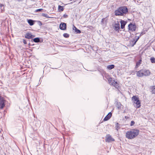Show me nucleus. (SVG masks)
Instances as JSON below:
<instances>
[{
    "mask_svg": "<svg viewBox=\"0 0 155 155\" xmlns=\"http://www.w3.org/2000/svg\"><path fill=\"white\" fill-rule=\"evenodd\" d=\"M139 131L136 129H133L128 131L126 133V136L127 138L132 139L137 136L139 134Z\"/></svg>",
    "mask_w": 155,
    "mask_h": 155,
    "instance_id": "nucleus-1",
    "label": "nucleus"
},
{
    "mask_svg": "<svg viewBox=\"0 0 155 155\" xmlns=\"http://www.w3.org/2000/svg\"><path fill=\"white\" fill-rule=\"evenodd\" d=\"M128 12V9L126 7H121L115 11L116 15L123 16Z\"/></svg>",
    "mask_w": 155,
    "mask_h": 155,
    "instance_id": "nucleus-2",
    "label": "nucleus"
},
{
    "mask_svg": "<svg viewBox=\"0 0 155 155\" xmlns=\"http://www.w3.org/2000/svg\"><path fill=\"white\" fill-rule=\"evenodd\" d=\"M132 100L134 102L135 105V107L137 108H139L141 106L140 101L139 99V98L136 96H133L132 98Z\"/></svg>",
    "mask_w": 155,
    "mask_h": 155,
    "instance_id": "nucleus-3",
    "label": "nucleus"
},
{
    "mask_svg": "<svg viewBox=\"0 0 155 155\" xmlns=\"http://www.w3.org/2000/svg\"><path fill=\"white\" fill-rule=\"evenodd\" d=\"M108 81L110 84L114 86L116 88L118 89L119 88L118 84L112 78H109L108 79Z\"/></svg>",
    "mask_w": 155,
    "mask_h": 155,
    "instance_id": "nucleus-4",
    "label": "nucleus"
},
{
    "mask_svg": "<svg viewBox=\"0 0 155 155\" xmlns=\"http://www.w3.org/2000/svg\"><path fill=\"white\" fill-rule=\"evenodd\" d=\"M112 28L115 31H119L120 29V25L118 21L112 24Z\"/></svg>",
    "mask_w": 155,
    "mask_h": 155,
    "instance_id": "nucleus-5",
    "label": "nucleus"
},
{
    "mask_svg": "<svg viewBox=\"0 0 155 155\" xmlns=\"http://www.w3.org/2000/svg\"><path fill=\"white\" fill-rule=\"evenodd\" d=\"M128 29L129 30L131 31H135L136 27L135 25H134L132 23H130L128 25Z\"/></svg>",
    "mask_w": 155,
    "mask_h": 155,
    "instance_id": "nucleus-6",
    "label": "nucleus"
},
{
    "mask_svg": "<svg viewBox=\"0 0 155 155\" xmlns=\"http://www.w3.org/2000/svg\"><path fill=\"white\" fill-rule=\"evenodd\" d=\"M5 106V101L3 97L0 96V108L2 109Z\"/></svg>",
    "mask_w": 155,
    "mask_h": 155,
    "instance_id": "nucleus-7",
    "label": "nucleus"
},
{
    "mask_svg": "<svg viewBox=\"0 0 155 155\" xmlns=\"http://www.w3.org/2000/svg\"><path fill=\"white\" fill-rule=\"evenodd\" d=\"M143 76H149L150 74V72L148 70L146 69H142Z\"/></svg>",
    "mask_w": 155,
    "mask_h": 155,
    "instance_id": "nucleus-8",
    "label": "nucleus"
},
{
    "mask_svg": "<svg viewBox=\"0 0 155 155\" xmlns=\"http://www.w3.org/2000/svg\"><path fill=\"white\" fill-rule=\"evenodd\" d=\"M60 28L61 30H65L66 28V24L64 23H62L60 25Z\"/></svg>",
    "mask_w": 155,
    "mask_h": 155,
    "instance_id": "nucleus-9",
    "label": "nucleus"
},
{
    "mask_svg": "<svg viewBox=\"0 0 155 155\" xmlns=\"http://www.w3.org/2000/svg\"><path fill=\"white\" fill-rule=\"evenodd\" d=\"M35 36L32 35L31 33H26L25 35V38L28 39H31L34 37Z\"/></svg>",
    "mask_w": 155,
    "mask_h": 155,
    "instance_id": "nucleus-10",
    "label": "nucleus"
},
{
    "mask_svg": "<svg viewBox=\"0 0 155 155\" xmlns=\"http://www.w3.org/2000/svg\"><path fill=\"white\" fill-rule=\"evenodd\" d=\"M114 141V139H113L110 135L109 134L107 135V137L106 138V141L108 142H110L111 141Z\"/></svg>",
    "mask_w": 155,
    "mask_h": 155,
    "instance_id": "nucleus-11",
    "label": "nucleus"
},
{
    "mask_svg": "<svg viewBox=\"0 0 155 155\" xmlns=\"http://www.w3.org/2000/svg\"><path fill=\"white\" fill-rule=\"evenodd\" d=\"M112 113L111 112L108 113V114L106 116L105 118L104 119V121H107L111 117Z\"/></svg>",
    "mask_w": 155,
    "mask_h": 155,
    "instance_id": "nucleus-12",
    "label": "nucleus"
},
{
    "mask_svg": "<svg viewBox=\"0 0 155 155\" xmlns=\"http://www.w3.org/2000/svg\"><path fill=\"white\" fill-rule=\"evenodd\" d=\"M120 23L121 24V28L122 29H124L125 25L127 23V22L121 20L120 21Z\"/></svg>",
    "mask_w": 155,
    "mask_h": 155,
    "instance_id": "nucleus-13",
    "label": "nucleus"
},
{
    "mask_svg": "<svg viewBox=\"0 0 155 155\" xmlns=\"http://www.w3.org/2000/svg\"><path fill=\"white\" fill-rule=\"evenodd\" d=\"M137 75L138 77H142L143 76V71L142 70H141L138 71H136Z\"/></svg>",
    "mask_w": 155,
    "mask_h": 155,
    "instance_id": "nucleus-14",
    "label": "nucleus"
},
{
    "mask_svg": "<svg viewBox=\"0 0 155 155\" xmlns=\"http://www.w3.org/2000/svg\"><path fill=\"white\" fill-rule=\"evenodd\" d=\"M35 21L31 19H28V22L31 26L34 25Z\"/></svg>",
    "mask_w": 155,
    "mask_h": 155,
    "instance_id": "nucleus-15",
    "label": "nucleus"
},
{
    "mask_svg": "<svg viewBox=\"0 0 155 155\" xmlns=\"http://www.w3.org/2000/svg\"><path fill=\"white\" fill-rule=\"evenodd\" d=\"M114 66H115L114 64L108 65L107 66V69L110 70L114 68Z\"/></svg>",
    "mask_w": 155,
    "mask_h": 155,
    "instance_id": "nucleus-16",
    "label": "nucleus"
},
{
    "mask_svg": "<svg viewBox=\"0 0 155 155\" xmlns=\"http://www.w3.org/2000/svg\"><path fill=\"white\" fill-rule=\"evenodd\" d=\"M122 106L123 105L120 102L117 103V107L118 109H121Z\"/></svg>",
    "mask_w": 155,
    "mask_h": 155,
    "instance_id": "nucleus-17",
    "label": "nucleus"
},
{
    "mask_svg": "<svg viewBox=\"0 0 155 155\" xmlns=\"http://www.w3.org/2000/svg\"><path fill=\"white\" fill-rule=\"evenodd\" d=\"M141 36V34L140 35V36H139L138 37H135V38H135V39H134L133 40V41H134V42L132 45L133 46L134 45H135L136 44V42L139 39V38H140V36Z\"/></svg>",
    "mask_w": 155,
    "mask_h": 155,
    "instance_id": "nucleus-18",
    "label": "nucleus"
},
{
    "mask_svg": "<svg viewBox=\"0 0 155 155\" xmlns=\"http://www.w3.org/2000/svg\"><path fill=\"white\" fill-rule=\"evenodd\" d=\"M5 6V5H4V4H0V7L2 12L4 11Z\"/></svg>",
    "mask_w": 155,
    "mask_h": 155,
    "instance_id": "nucleus-19",
    "label": "nucleus"
},
{
    "mask_svg": "<svg viewBox=\"0 0 155 155\" xmlns=\"http://www.w3.org/2000/svg\"><path fill=\"white\" fill-rule=\"evenodd\" d=\"M120 125L118 123H116L115 124V128L118 131V129L120 128Z\"/></svg>",
    "mask_w": 155,
    "mask_h": 155,
    "instance_id": "nucleus-20",
    "label": "nucleus"
},
{
    "mask_svg": "<svg viewBox=\"0 0 155 155\" xmlns=\"http://www.w3.org/2000/svg\"><path fill=\"white\" fill-rule=\"evenodd\" d=\"M33 41L35 43H38L40 42V39L39 38H36L33 39Z\"/></svg>",
    "mask_w": 155,
    "mask_h": 155,
    "instance_id": "nucleus-21",
    "label": "nucleus"
},
{
    "mask_svg": "<svg viewBox=\"0 0 155 155\" xmlns=\"http://www.w3.org/2000/svg\"><path fill=\"white\" fill-rule=\"evenodd\" d=\"M141 60H140L138 61L136 63V67L137 68V67H139L140 65V64H141Z\"/></svg>",
    "mask_w": 155,
    "mask_h": 155,
    "instance_id": "nucleus-22",
    "label": "nucleus"
},
{
    "mask_svg": "<svg viewBox=\"0 0 155 155\" xmlns=\"http://www.w3.org/2000/svg\"><path fill=\"white\" fill-rule=\"evenodd\" d=\"M151 89L152 90V93L153 94H155V86H154L152 87Z\"/></svg>",
    "mask_w": 155,
    "mask_h": 155,
    "instance_id": "nucleus-23",
    "label": "nucleus"
},
{
    "mask_svg": "<svg viewBox=\"0 0 155 155\" xmlns=\"http://www.w3.org/2000/svg\"><path fill=\"white\" fill-rule=\"evenodd\" d=\"M42 15L44 17H45L46 18H51V17H49L48 15L47 14H45V13H42Z\"/></svg>",
    "mask_w": 155,
    "mask_h": 155,
    "instance_id": "nucleus-24",
    "label": "nucleus"
},
{
    "mask_svg": "<svg viewBox=\"0 0 155 155\" xmlns=\"http://www.w3.org/2000/svg\"><path fill=\"white\" fill-rule=\"evenodd\" d=\"M150 60L151 61V62L152 63H155V59L153 57H152L150 58Z\"/></svg>",
    "mask_w": 155,
    "mask_h": 155,
    "instance_id": "nucleus-25",
    "label": "nucleus"
},
{
    "mask_svg": "<svg viewBox=\"0 0 155 155\" xmlns=\"http://www.w3.org/2000/svg\"><path fill=\"white\" fill-rule=\"evenodd\" d=\"M63 35L64 37L66 38L69 37V35L68 34L66 33H65Z\"/></svg>",
    "mask_w": 155,
    "mask_h": 155,
    "instance_id": "nucleus-26",
    "label": "nucleus"
},
{
    "mask_svg": "<svg viewBox=\"0 0 155 155\" xmlns=\"http://www.w3.org/2000/svg\"><path fill=\"white\" fill-rule=\"evenodd\" d=\"M58 10L60 11H63L64 10L63 7L60 5L58 6Z\"/></svg>",
    "mask_w": 155,
    "mask_h": 155,
    "instance_id": "nucleus-27",
    "label": "nucleus"
},
{
    "mask_svg": "<svg viewBox=\"0 0 155 155\" xmlns=\"http://www.w3.org/2000/svg\"><path fill=\"white\" fill-rule=\"evenodd\" d=\"M75 31L78 34H80L81 33V31L80 30H79L78 29H77Z\"/></svg>",
    "mask_w": 155,
    "mask_h": 155,
    "instance_id": "nucleus-28",
    "label": "nucleus"
},
{
    "mask_svg": "<svg viewBox=\"0 0 155 155\" xmlns=\"http://www.w3.org/2000/svg\"><path fill=\"white\" fill-rule=\"evenodd\" d=\"M38 24L40 26H41L42 25V23L40 21H37Z\"/></svg>",
    "mask_w": 155,
    "mask_h": 155,
    "instance_id": "nucleus-29",
    "label": "nucleus"
},
{
    "mask_svg": "<svg viewBox=\"0 0 155 155\" xmlns=\"http://www.w3.org/2000/svg\"><path fill=\"white\" fill-rule=\"evenodd\" d=\"M42 10H43V9L42 8L38 9H36L35 10V12H40V11H41Z\"/></svg>",
    "mask_w": 155,
    "mask_h": 155,
    "instance_id": "nucleus-30",
    "label": "nucleus"
},
{
    "mask_svg": "<svg viewBox=\"0 0 155 155\" xmlns=\"http://www.w3.org/2000/svg\"><path fill=\"white\" fill-rule=\"evenodd\" d=\"M135 124V122L133 121H131V124H130V126H133Z\"/></svg>",
    "mask_w": 155,
    "mask_h": 155,
    "instance_id": "nucleus-31",
    "label": "nucleus"
},
{
    "mask_svg": "<svg viewBox=\"0 0 155 155\" xmlns=\"http://www.w3.org/2000/svg\"><path fill=\"white\" fill-rule=\"evenodd\" d=\"M23 42L24 44H25V45L27 44V42L25 40L23 39Z\"/></svg>",
    "mask_w": 155,
    "mask_h": 155,
    "instance_id": "nucleus-32",
    "label": "nucleus"
},
{
    "mask_svg": "<svg viewBox=\"0 0 155 155\" xmlns=\"http://www.w3.org/2000/svg\"><path fill=\"white\" fill-rule=\"evenodd\" d=\"M104 20H105L104 18L102 19V20L101 21V22L102 24H104Z\"/></svg>",
    "mask_w": 155,
    "mask_h": 155,
    "instance_id": "nucleus-33",
    "label": "nucleus"
},
{
    "mask_svg": "<svg viewBox=\"0 0 155 155\" xmlns=\"http://www.w3.org/2000/svg\"><path fill=\"white\" fill-rule=\"evenodd\" d=\"M73 29V30H74V31H75L77 28L74 25Z\"/></svg>",
    "mask_w": 155,
    "mask_h": 155,
    "instance_id": "nucleus-34",
    "label": "nucleus"
},
{
    "mask_svg": "<svg viewBox=\"0 0 155 155\" xmlns=\"http://www.w3.org/2000/svg\"><path fill=\"white\" fill-rule=\"evenodd\" d=\"M64 16L65 17V18H67L68 17V15H66V14H64Z\"/></svg>",
    "mask_w": 155,
    "mask_h": 155,
    "instance_id": "nucleus-35",
    "label": "nucleus"
},
{
    "mask_svg": "<svg viewBox=\"0 0 155 155\" xmlns=\"http://www.w3.org/2000/svg\"><path fill=\"white\" fill-rule=\"evenodd\" d=\"M19 1H23V0H18Z\"/></svg>",
    "mask_w": 155,
    "mask_h": 155,
    "instance_id": "nucleus-36",
    "label": "nucleus"
},
{
    "mask_svg": "<svg viewBox=\"0 0 155 155\" xmlns=\"http://www.w3.org/2000/svg\"><path fill=\"white\" fill-rule=\"evenodd\" d=\"M89 27H92V26H90Z\"/></svg>",
    "mask_w": 155,
    "mask_h": 155,
    "instance_id": "nucleus-37",
    "label": "nucleus"
}]
</instances>
